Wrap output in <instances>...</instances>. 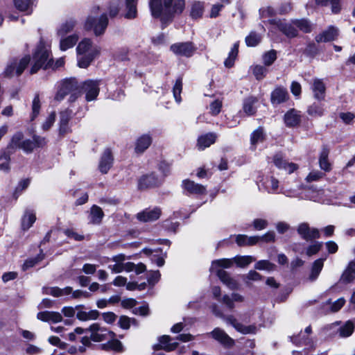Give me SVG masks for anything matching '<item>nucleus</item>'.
<instances>
[{
	"instance_id": "62",
	"label": "nucleus",
	"mask_w": 355,
	"mask_h": 355,
	"mask_svg": "<svg viewBox=\"0 0 355 355\" xmlns=\"http://www.w3.org/2000/svg\"><path fill=\"white\" fill-rule=\"evenodd\" d=\"M277 58V53L275 50L266 52L263 56V60L266 65H270Z\"/></svg>"
},
{
	"instance_id": "2",
	"label": "nucleus",
	"mask_w": 355,
	"mask_h": 355,
	"mask_svg": "<svg viewBox=\"0 0 355 355\" xmlns=\"http://www.w3.org/2000/svg\"><path fill=\"white\" fill-rule=\"evenodd\" d=\"M33 67H63L65 64L64 59H58L54 64L53 59L49 49L42 38L40 37L33 56Z\"/></svg>"
},
{
	"instance_id": "14",
	"label": "nucleus",
	"mask_w": 355,
	"mask_h": 355,
	"mask_svg": "<svg viewBox=\"0 0 355 355\" xmlns=\"http://www.w3.org/2000/svg\"><path fill=\"white\" fill-rule=\"evenodd\" d=\"M162 214L161 209L155 207L152 209H146L137 214V218L144 223L152 222L157 220Z\"/></svg>"
},
{
	"instance_id": "37",
	"label": "nucleus",
	"mask_w": 355,
	"mask_h": 355,
	"mask_svg": "<svg viewBox=\"0 0 355 355\" xmlns=\"http://www.w3.org/2000/svg\"><path fill=\"white\" fill-rule=\"evenodd\" d=\"M263 185L268 193H278L279 181L274 177L266 178L263 182Z\"/></svg>"
},
{
	"instance_id": "11",
	"label": "nucleus",
	"mask_w": 355,
	"mask_h": 355,
	"mask_svg": "<svg viewBox=\"0 0 355 355\" xmlns=\"http://www.w3.org/2000/svg\"><path fill=\"white\" fill-rule=\"evenodd\" d=\"M297 230L300 236L306 241L318 239L320 236L317 228H311L306 223L300 224Z\"/></svg>"
},
{
	"instance_id": "15",
	"label": "nucleus",
	"mask_w": 355,
	"mask_h": 355,
	"mask_svg": "<svg viewBox=\"0 0 355 355\" xmlns=\"http://www.w3.org/2000/svg\"><path fill=\"white\" fill-rule=\"evenodd\" d=\"M228 324L233 326L238 331L243 334H255L257 327L254 325L245 326L239 322L232 315L225 316L223 318Z\"/></svg>"
},
{
	"instance_id": "16",
	"label": "nucleus",
	"mask_w": 355,
	"mask_h": 355,
	"mask_svg": "<svg viewBox=\"0 0 355 355\" xmlns=\"http://www.w3.org/2000/svg\"><path fill=\"white\" fill-rule=\"evenodd\" d=\"M160 184L161 180L154 173H150L139 178L138 187L139 189H146L157 187Z\"/></svg>"
},
{
	"instance_id": "57",
	"label": "nucleus",
	"mask_w": 355,
	"mask_h": 355,
	"mask_svg": "<svg viewBox=\"0 0 355 355\" xmlns=\"http://www.w3.org/2000/svg\"><path fill=\"white\" fill-rule=\"evenodd\" d=\"M109 341L106 344L102 345V348L103 349L107 350L109 349H114L115 351H121L122 349V343L115 339H110Z\"/></svg>"
},
{
	"instance_id": "50",
	"label": "nucleus",
	"mask_w": 355,
	"mask_h": 355,
	"mask_svg": "<svg viewBox=\"0 0 355 355\" xmlns=\"http://www.w3.org/2000/svg\"><path fill=\"white\" fill-rule=\"evenodd\" d=\"M234 263V260L230 259H221L218 260H214L212 261L211 266L210 268V270L213 271L216 268L223 267L225 268H230Z\"/></svg>"
},
{
	"instance_id": "7",
	"label": "nucleus",
	"mask_w": 355,
	"mask_h": 355,
	"mask_svg": "<svg viewBox=\"0 0 355 355\" xmlns=\"http://www.w3.org/2000/svg\"><path fill=\"white\" fill-rule=\"evenodd\" d=\"M268 23L275 26L287 37L293 38L298 35V31L293 24V20L291 23H288L285 19H272L268 20Z\"/></svg>"
},
{
	"instance_id": "49",
	"label": "nucleus",
	"mask_w": 355,
	"mask_h": 355,
	"mask_svg": "<svg viewBox=\"0 0 355 355\" xmlns=\"http://www.w3.org/2000/svg\"><path fill=\"white\" fill-rule=\"evenodd\" d=\"M261 40V36L255 31H251L245 37V44L248 46H255L258 45Z\"/></svg>"
},
{
	"instance_id": "61",
	"label": "nucleus",
	"mask_w": 355,
	"mask_h": 355,
	"mask_svg": "<svg viewBox=\"0 0 355 355\" xmlns=\"http://www.w3.org/2000/svg\"><path fill=\"white\" fill-rule=\"evenodd\" d=\"M274 268L275 265L268 260L259 261L254 265V268L257 270H272Z\"/></svg>"
},
{
	"instance_id": "63",
	"label": "nucleus",
	"mask_w": 355,
	"mask_h": 355,
	"mask_svg": "<svg viewBox=\"0 0 355 355\" xmlns=\"http://www.w3.org/2000/svg\"><path fill=\"white\" fill-rule=\"evenodd\" d=\"M24 68H6L3 74L6 78H12L14 76H19L22 74Z\"/></svg>"
},
{
	"instance_id": "40",
	"label": "nucleus",
	"mask_w": 355,
	"mask_h": 355,
	"mask_svg": "<svg viewBox=\"0 0 355 355\" xmlns=\"http://www.w3.org/2000/svg\"><path fill=\"white\" fill-rule=\"evenodd\" d=\"M239 42L234 44L231 51L229 53L227 58L225 60L224 64L225 67H232L234 64V61L237 58L239 53Z\"/></svg>"
},
{
	"instance_id": "51",
	"label": "nucleus",
	"mask_w": 355,
	"mask_h": 355,
	"mask_svg": "<svg viewBox=\"0 0 355 355\" xmlns=\"http://www.w3.org/2000/svg\"><path fill=\"white\" fill-rule=\"evenodd\" d=\"M36 220L35 215L31 212H26L21 221V226L23 230H26L29 229Z\"/></svg>"
},
{
	"instance_id": "26",
	"label": "nucleus",
	"mask_w": 355,
	"mask_h": 355,
	"mask_svg": "<svg viewBox=\"0 0 355 355\" xmlns=\"http://www.w3.org/2000/svg\"><path fill=\"white\" fill-rule=\"evenodd\" d=\"M311 90L315 99L322 101L324 98L326 87L322 80L315 78L311 85Z\"/></svg>"
},
{
	"instance_id": "27",
	"label": "nucleus",
	"mask_w": 355,
	"mask_h": 355,
	"mask_svg": "<svg viewBox=\"0 0 355 355\" xmlns=\"http://www.w3.org/2000/svg\"><path fill=\"white\" fill-rule=\"evenodd\" d=\"M217 138V135L214 132H209L201 135L198 139L197 146L200 150H204L214 144Z\"/></svg>"
},
{
	"instance_id": "1",
	"label": "nucleus",
	"mask_w": 355,
	"mask_h": 355,
	"mask_svg": "<svg viewBox=\"0 0 355 355\" xmlns=\"http://www.w3.org/2000/svg\"><path fill=\"white\" fill-rule=\"evenodd\" d=\"M148 5L152 16L159 18L164 25L182 13L185 0H149Z\"/></svg>"
},
{
	"instance_id": "29",
	"label": "nucleus",
	"mask_w": 355,
	"mask_h": 355,
	"mask_svg": "<svg viewBox=\"0 0 355 355\" xmlns=\"http://www.w3.org/2000/svg\"><path fill=\"white\" fill-rule=\"evenodd\" d=\"M258 98L254 96H249L244 99L243 103V110L247 116H252L257 112L256 104Z\"/></svg>"
},
{
	"instance_id": "3",
	"label": "nucleus",
	"mask_w": 355,
	"mask_h": 355,
	"mask_svg": "<svg viewBox=\"0 0 355 355\" xmlns=\"http://www.w3.org/2000/svg\"><path fill=\"white\" fill-rule=\"evenodd\" d=\"M78 67H88L100 53V48L93 46L90 39L84 38L76 47Z\"/></svg>"
},
{
	"instance_id": "30",
	"label": "nucleus",
	"mask_w": 355,
	"mask_h": 355,
	"mask_svg": "<svg viewBox=\"0 0 355 355\" xmlns=\"http://www.w3.org/2000/svg\"><path fill=\"white\" fill-rule=\"evenodd\" d=\"M152 143V138L149 135H143L139 137L135 143V152L137 153H144Z\"/></svg>"
},
{
	"instance_id": "28",
	"label": "nucleus",
	"mask_w": 355,
	"mask_h": 355,
	"mask_svg": "<svg viewBox=\"0 0 355 355\" xmlns=\"http://www.w3.org/2000/svg\"><path fill=\"white\" fill-rule=\"evenodd\" d=\"M288 96L287 90L282 87H278L271 93V103L273 105L282 103L287 100Z\"/></svg>"
},
{
	"instance_id": "21",
	"label": "nucleus",
	"mask_w": 355,
	"mask_h": 355,
	"mask_svg": "<svg viewBox=\"0 0 355 355\" xmlns=\"http://www.w3.org/2000/svg\"><path fill=\"white\" fill-rule=\"evenodd\" d=\"M209 334L211 335L213 338L218 340L223 345L231 347L234 343V340L220 328H215Z\"/></svg>"
},
{
	"instance_id": "25",
	"label": "nucleus",
	"mask_w": 355,
	"mask_h": 355,
	"mask_svg": "<svg viewBox=\"0 0 355 355\" xmlns=\"http://www.w3.org/2000/svg\"><path fill=\"white\" fill-rule=\"evenodd\" d=\"M273 162L277 168L284 169L288 173L294 172L297 168V166L295 164L288 163L286 160L283 159L282 155L279 154L274 156Z\"/></svg>"
},
{
	"instance_id": "46",
	"label": "nucleus",
	"mask_w": 355,
	"mask_h": 355,
	"mask_svg": "<svg viewBox=\"0 0 355 355\" xmlns=\"http://www.w3.org/2000/svg\"><path fill=\"white\" fill-rule=\"evenodd\" d=\"M32 112L31 114V119L33 121L40 114L41 108V103L40 99V95L38 93L35 94L34 98L32 102Z\"/></svg>"
},
{
	"instance_id": "34",
	"label": "nucleus",
	"mask_w": 355,
	"mask_h": 355,
	"mask_svg": "<svg viewBox=\"0 0 355 355\" xmlns=\"http://www.w3.org/2000/svg\"><path fill=\"white\" fill-rule=\"evenodd\" d=\"M71 110H65L60 113V132L65 134L69 130L68 123L71 117Z\"/></svg>"
},
{
	"instance_id": "53",
	"label": "nucleus",
	"mask_w": 355,
	"mask_h": 355,
	"mask_svg": "<svg viewBox=\"0 0 355 355\" xmlns=\"http://www.w3.org/2000/svg\"><path fill=\"white\" fill-rule=\"evenodd\" d=\"M293 24L304 33H310L311 31V25L309 21L305 19H294Z\"/></svg>"
},
{
	"instance_id": "39",
	"label": "nucleus",
	"mask_w": 355,
	"mask_h": 355,
	"mask_svg": "<svg viewBox=\"0 0 355 355\" xmlns=\"http://www.w3.org/2000/svg\"><path fill=\"white\" fill-rule=\"evenodd\" d=\"M324 106L320 102H315L309 106L307 112L312 116H322L324 113Z\"/></svg>"
},
{
	"instance_id": "58",
	"label": "nucleus",
	"mask_w": 355,
	"mask_h": 355,
	"mask_svg": "<svg viewBox=\"0 0 355 355\" xmlns=\"http://www.w3.org/2000/svg\"><path fill=\"white\" fill-rule=\"evenodd\" d=\"M44 254H40L35 258L27 259L22 266V269L26 270L31 267H33L35 264L41 261L44 259Z\"/></svg>"
},
{
	"instance_id": "24",
	"label": "nucleus",
	"mask_w": 355,
	"mask_h": 355,
	"mask_svg": "<svg viewBox=\"0 0 355 355\" xmlns=\"http://www.w3.org/2000/svg\"><path fill=\"white\" fill-rule=\"evenodd\" d=\"M216 275L220 281L225 284L230 290H237L239 288L238 282L232 278L230 275L223 269H218Z\"/></svg>"
},
{
	"instance_id": "5",
	"label": "nucleus",
	"mask_w": 355,
	"mask_h": 355,
	"mask_svg": "<svg viewBox=\"0 0 355 355\" xmlns=\"http://www.w3.org/2000/svg\"><path fill=\"white\" fill-rule=\"evenodd\" d=\"M87 329L91 332V339L94 342H102L113 339L115 334L109 331L107 328L102 327L99 323H93Z\"/></svg>"
},
{
	"instance_id": "23",
	"label": "nucleus",
	"mask_w": 355,
	"mask_h": 355,
	"mask_svg": "<svg viewBox=\"0 0 355 355\" xmlns=\"http://www.w3.org/2000/svg\"><path fill=\"white\" fill-rule=\"evenodd\" d=\"M291 341L298 346H306L308 349H313L314 347V343L309 335L304 334V332H300L297 336L290 337Z\"/></svg>"
},
{
	"instance_id": "54",
	"label": "nucleus",
	"mask_w": 355,
	"mask_h": 355,
	"mask_svg": "<svg viewBox=\"0 0 355 355\" xmlns=\"http://www.w3.org/2000/svg\"><path fill=\"white\" fill-rule=\"evenodd\" d=\"M146 266L142 263H139L138 264H135L132 262H127L126 263V271L127 272H131L135 271L136 274L139 275L144 271H146Z\"/></svg>"
},
{
	"instance_id": "4",
	"label": "nucleus",
	"mask_w": 355,
	"mask_h": 355,
	"mask_svg": "<svg viewBox=\"0 0 355 355\" xmlns=\"http://www.w3.org/2000/svg\"><path fill=\"white\" fill-rule=\"evenodd\" d=\"M108 25V19L105 14L98 18L89 17L85 24V28L87 31L93 30L96 36L104 33Z\"/></svg>"
},
{
	"instance_id": "33",
	"label": "nucleus",
	"mask_w": 355,
	"mask_h": 355,
	"mask_svg": "<svg viewBox=\"0 0 355 355\" xmlns=\"http://www.w3.org/2000/svg\"><path fill=\"white\" fill-rule=\"evenodd\" d=\"M260 240L258 236H248L245 234H238L236 236V243L239 246L253 245Z\"/></svg>"
},
{
	"instance_id": "60",
	"label": "nucleus",
	"mask_w": 355,
	"mask_h": 355,
	"mask_svg": "<svg viewBox=\"0 0 355 355\" xmlns=\"http://www.w3.org/2000/svg\"><path fill=\"white\" fill-rule=\"evenodd\" d=\"M277 12L270 6L263 7L259 9L260 17L262 19L273 17L276 15Z\"/></svg>"
},
{
	"instance_id": "18",
	"label": "nucleus",
	"mask_w": 355,
	"mask_h": 355,
	"mask_svg": "<svg viewBox=\"0 0 355 355\" xmlns=\"http://www.w3.org/2000/svg\"><path fill=\"white\" fill-rule=\"evenodd\" d=\"M338 36V30L336 27L331 26L327 30L322 32L315 37L317 42H327L335 40Z\"/></svg>"
},
{
	"instance_id": "43",
	"label": "nucleus",
	"mask_w": 355,
	"mask_h": 355,
	"mask_svg": "<svg viewBox=\"0 0 355 355\" xmlns=\"http://www.w3.org/2000/svg\"><path fill=\"white\" fill-rule=\"evenodd\" d=\"M76 26V21L74 20L67 21L62 24L58 29L57 33L60 37L66 36L67 34L71 32Z\"/></svg>"
},
{
	"instance_id": "12",
	"label": "nucleus",
	"mask_w": 355,
	"mask_h": 355,
	"mask_svg": "<svg viewBox=\"0 0 355 355\" xmlns=\"http://www.w3.org/2000/svg\"><path fill=\"white\" fill-rule=\"evenodd\" d=\"M339 322L332 324L329 327V329L332 330L333 333L338 334L341 338H346L352 334L354 325L352 321L349 320L342 326H339Z\"/></svg>"
},
{
	"instance_id": "48",
	"label": "nucleus",
	"mask_w": 355,
	"mask_h": 355,
	"mask_svg": "<svg viewBox=\"0 0 355 355\" xmlns=\"http://www.w3.org/2000/svg\"><path fill=\"white\" fill-rule=\"evenodd\" d=\"M233 260L239 267L244 268L254 261L255 258L252 256H236Z\"/></svg>"
},
{
	"instance_id": "64",
	"label": "nucleus",
	"mask_w": 355,
	"mask_h": 355,
	"mask_svg": "<svg viewBox=\"0 0 355 355\" xmlns=\"http://www.w3.org/2000/svg\"><path fill=\"white\" fill-rule=\"evenodd\" d=\"M31 0H15V5L21 11L28 10L31 6Z\"/></svg>"
},
{
	"instance_id": "36",
	"label": "nucleus",
	"mask_w": 355,
	"mask_h": 355,
	"mask_svg": "<svg viewBox=\"0 0 355 355\" xmlns=\"http://www.w3.org/2000/svg\"><path fill=\"white\" fill-rule=\"evenodd\" d=\"M100 315L97 310H91L85 311L78 309L76 313V318L80 321H87L92 320H96Z\"/></svg>"
},
{
	"instance_id": "47",
	"label": "nucleus",
	"mask_w": 355,
	"mask_h": 355,
	"mask_svg": "<svg viewBox=\"0 0 355 355\" xmlns=\"http://www.w3.org/2000/svg\"><path fill=\"white\" fill-rule=\"evenodd\" d=\"M182 90V77L179 76L175 83V85L173 87V93L175 100L177 103H180L182 101L181 98V92Z\"/></svg>"
},
{
	"instance_id": "17",
	"label": "nucleus",
	"mask_w": 355,
	"mask_h": 355,
	"mask_svg": "<svg viewBox=\"0 0 355 355\" xmlns=\"http://www.w3.org/2000/svg\"><path fill=\"white\" fill-rule=\"evenodd\" d=\"M113 160L114 158L111 150L109 148L105 149L99 161L98 168L100 171L103 174H106L112 167Z\"/></svg>"
},
{
	"instance_id": "31",
	"label": "nucleus",
	"mask_w": 355,
	"mask_h": 355,
	"mask_svg": "<svg viewBox=\"0 0 355 355\" xmlns=\"http://www.w3.org/2000/svg\"><path fill=\"white\" fill-rule=\"evenodd\" d=\"M104 217V213L102 209L97 206L93 205L89 211V223L94 225H99Z\"/></svg>"
},
{
	"instance_id": "32",
	"label": "nucleus",
	"mask_w": 355,
	"mask_h": 355,
	"mask_svg": "<svg viewBox=\"0 0 355 355\" xmlns=\"http://www.w3.org/2000/svg\"><path fill=\"white\" fill-rule=\"evenodd\" d=\"M60 37V49L63 51L72 48L77 43L79 38L77 34H73L67 37L64 36Z\"/></svg>"
},
{
	"instance_id": "56",
	"label": "nucleus",
	"mask_w": 355,
	"mask_h": 355,
	"mask_svg": "<svg viewBox=\"0 0 355 355\" xmlns=\"http://www.w3.org/2000/svg\"><path fill=\"white\" fill-rule=\"evenodd\" d=\"M32 144L31 153L35 148H43L46 146L47 141L45 137L37 135H34L33 140H31Z\"/></svg>"
},
{
	"instance_id": "20",
	"label": "nucleus",
	"mask_w": 355,
	"mask_h": 355,
	"mask_svg": "<svg viewBox=\"0 0 355 355\" xmlns=\"http://www.w3.org/2000/svg\"><path fill=\"white\" fill-rule=\"evenodd\" d=\"M37 318L46 322L58 323L62 321V313L56 311H41L37 314Z\"/></svg>"
},
{
	"instance_id": "35",
	"label": "nucleus",
	"mask_w": 355,
	"mask_h": 355,
	"mask_svg": "<svg viewBox=\"0 0 355 355\" xmlns=\"http://www.w3.org/2000/svg\"><path fill=\"white\" fill-rule=\"evenodd\" d=\"M355 277V263L352 261L349 263L347 269L343 272L340 282L348 284L352 282Z\"/></svg>"
},
{
	"instance_id": "52",
	"label": "nucleus",
	"mask_w": 355,
	"mask_h": 355,
	"mask_svg": "<svg viewBox=\"0 0 355 355\" xmlns=\"http://www.w3.org/2000/svg\"><path fill=\"white\" fill-rule=\"evenodd\" d=\"M31 60V59L29 55H26L20 59L14 58L10 60V62L7 67H27Z\"/></svg>"
},
{
	"instance_id": "55",
	"label": "nucleus",
	"mask_w": 355,
	"mask_h": 355,
	"mask_svg": "<svg viewBox=\"0 0 355 355\" xmlns=\"http://www.w3.org/2000/svg\"><path fill=\"white\" fill-rule=\"evenodd\" d=\"M263 139L264 134L261 128L255 130L251 135L250 141L252 146H255L258 143L262 142Z\"/></svg>"
},
{
	"instance_id": "59",
	"label": "nucleus",
	"mask_w": 355,
	"mask_h": 355,
	"mask_svg": "<svg viewBox=\"0 0 355 355\" xmlns=\"http://www.w3.org/2000/svg\"><path fill=\"white\" fill-rule=\"evenodd\" d=\"M223 103L221 101L216 99L211 102L209 105V113L213 116L218 115L221 110Z\"/></svg>"
},
{
	"instance_id": "9",
	"label": "nucleus",
	"mask_w": 355,
	"mask_h": 355,
	"mask_svg": "<svg viewBox=\"0 0 355 355\" xmlns=\"http://www.w3.org/2000/svg\"><path fill=\"white\" fill-rule=\"evenodd\" d=\"M78 83L75 79H69L64 80L59 87V89L55 96V100L61 101L64 97L69 94L77 87Z\"/></svg>"
},
{
	"instance_id": "22",
	"label": "nucleus",
	"mask_w": 355,
	"mask_h": 355,
	"mask_svg": "<svg viewBox=\"0 0 355 355\" xmlns=\"http://www.w3.org/2000/svg\"><path fill=\"white\" fill-rule=\"evenodd\" d=\"M284 122L287 127L292 128L298 125L301 122L300 112L291 109L284 114Z\"/></svg>"
},
{
	"instance_id": "41",
	"label": "nucleus",
	"mask_w": 355,
	"mask_h": 355,
	"mask_svg": "<svg viewBox=\"0 0 355 355\" xmlns=\"http://www.w3.org/2000/svg\"><path fill=\"white\" fill-rule=\"evenodd\" d=\"M329 150L327 148H324L320 153L319 158V164L321 169L324 171H329L331 170V164L328 160Z\"/></svg>"
},
{
	"instance_id": "6",
	"label": "nucleus",
	"mask_w": 355,
	"mask_h": 355,
	"mask_svg": "<svg viewBox=\"0 0 355 355\" xmlns=\"http://www.w3.org/2000/svg\"><path fill=\"white\" fill-rule=\"evenodd\" d=\"M31 139H24V133L21 131L15 132L8 144V149H12L14 151L17 149H21L26 153H31Z\"/></svg>"
},
{
	"instance_id": "42",
	"label": "nucleus",
	"mask_w": 355,
	"mask_h": 355,
	"mask_svg": "<svg viewBox=\"0 0 355 355\" xmlns=\"http://www.w3.org/2000/svg\"><path fill=\"white\" fill-rule=\"evenodd\" d=\"M204 12V3L196 1L191 6V17L197 19L202 17Z\"/></svg>"
},
{
	"instance_id": "38",
	"label": "nucleus",
	"mask_w": 355,
	"mask_h": 355,
	"mask_svg": "<svg viewBox=\"0 0 355 355\" xmlns=\"http://www.w3.org/2000/svg\"><path fill=\"white\" fill-rule=\"evenodd\" d=\"M324 259H318L315 260L312 265L311 272L309 275V279L311 281H315L319 276L324 265Z\"/></svg>"
},
{
	"instance_id": "8",
	"label": "nucleus",
	"mask_w": 355,
	"mask_h": 355,
	"mask_svg": "<svg viewBox=\"0 0 355 355\" xmlns=\"http://www.w3.org/2000/svg\"><path fill=\"white\" fill-rule=\"evenodd\" d=\"M171 51L177 55L191 57L196 51L193 44L191 42H178L171 46Z\"/></svg>"
},
{
	"instance_id": "10",
	"label": "nucleus",
	"mask_w": 355,
	"mask_h": 355,
	"mask_svg": "<svg viewBox=\"0 0 355 355\" xmlns=\"http://www.w3.org/2000/svg\"><path fill=\"white\" fill-rule=\"evenodd\" d=\"M82 89L85 93L87 101H94L99 94V81L87 80L84 83Z\"/></svg>"
},
{
	"instance_id": "19",
	"label": "nucleus",
	"mask_w": 355,
	"mask_h": 355,
	"mask_svg": "<svg viewBox=\"0 0 355 355\" xmlns=\"http://www.w3.org/2000/svg\"><path fill=\"white\" fill-rule=\"evenodd\" d=\"M184 189L189 194L203 195L206 193V188L202 184L193 181L186 180L183 181Z\"/></svg>"
},
{
	"instance_id": "44",
	"label": "nucleus",
	"mask_w": 355,
	"mask_h": 355,
	"mask_svg": "<svg viewBox=\"0 0 355 355\" xmlns=\"http://www.w3.org/2000/svg\"><path fill=\"white\" fill-rule=\"evenodd\" d=\"M137 0H126L127 12L125 17L127 19H134L137 16Z\"/></svg>"
},
{
	"instance_id": "13",
	"label": "nucleus",
	"mask_w": 355,
	"mask_h": 355,
	"mask_svg": "<svg viewBox=\"0 0 355 355\" xmlns=\"http://www.w3.org/2000/svg\"><path fill=\"white\" fill-rule=\"evenodd\" d=\"M159 343L153 346L154 350H164L166 352H172L175 350L178 346V343L171 342L172 338L170 336L164 335L158 338Z\"/></svg>"
},
{
	"instance_id": "45",
	"label": "nucleus",
	"mask_w": 355,
	"mask_h": 355,
	"mask_svg": "<svg viewBox=\"0 0 355 355\" xmlns=\"http://www.w3.org/2000/svg\"><path fill=\"white\" fill-rule=\"evenodd\" d=\"M315 3L320 6H327L330 3L331 5V11L335 14L340 10V0H315Z\"/></svg>"
}]
</instances>
